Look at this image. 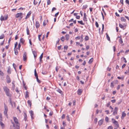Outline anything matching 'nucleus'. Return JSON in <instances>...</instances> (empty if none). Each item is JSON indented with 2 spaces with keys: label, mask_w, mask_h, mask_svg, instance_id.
<instances>
[{
  "label": "nucleus",
  "mask_w": 129,
  "mask_h": 129,
  "mask_svg": "<svg viewBox=\"0 0 129 129\" xmlns=\"http://www.w3.org/2000/svg\"><path fill=\"white\" fill-rule=\"evenodd\" d=\"M13 119L16 124V125L15 126V124L14 123H12L13 124V126L14 127H15V128H16L17 129H19V127L20 124L18 122V119L16 117H13Z\"/></svg>",
  "instance_id": "nucleus-1"
},
{
  "label": "nucleus",
  "mask_w": 129,
  "mask_h": 129,
  "mask_svg": "<svg viewBox=\"0 0 129 129\" xmlns=\"http://www.w3.org/2000/svg\"><path fill=\"white\" fill-rule=\"evenodd\" d=\"M3 89L6 95L8 96L11 97V95L10 93V89L7 86H4L3 87Z\"/></svg>",
  "instance_id": "nucleus-2"
},
{
  "label": "nucleus",
  "mask_w": 129,
  "mask_h": 129,
  "mask_svg": "<svg viewBox=\"0 0 129 129\" xmlns=\"http://www.w3.org/2000/svg\"><path fill=\"white\" fill-rule=\"evenodd\" d=\"M4 114L6 116H8L7 112L8 110V109L7 106L6 105L4 104Z\"/></svg>",
  "instance_id": "nucleus-3"
},
{
  "label": "nucleus",
  "mask_w": 129,
  "mask_h": 129,
  "mask_svg": "<svg viewBox=\"0 0 129 129\" xmlns=\"http://www.w3.org/2000/svg\"><path fill=\"white\" fill-rule=\"evenodd\" d=\"M6 82L7 83H9L11 82V79L9 75H7L6 76Z\"/></svg>",
  "instance_id": "nucleus-4"
},
{
  "label": "nucleus",
  "mask_w": 129,
  "mask_h": 129,
  "mask_svg": "<svg viewBox=\"0 0 129 129\" xmlns=\"http://www.w3.org/2000/svg\"><path fill=\"white\" fill-rule=\"evenodd\" d=\"M8 18V15H7L5 16L4 17L2 15L0 18V20L1 21H5L7 20Z\"/></svg>",
  "instance_id": "nucleus-5"
},
{
  "label": "nucleus",
  "mask_w": 129,
  "mask_h": 129,
  "mask_svg": "<svg viewBox=\"0 0 129 129\" xmlns=\"http://www.w3.org/2000/svg\"><path fill=\"white\" fill-rule=\"evenodd\" d=\"M23 14L21 12H19L17 13L15 15V17L16 18L20 17L21 19H22L23 16Z\"/></svg>",
  "instance_id": "nucleus-6"
},
{
  "label": "nucleus",
  "mask_w": 129,
  "mask_h": 129,
  "mask_svg": "<svg viewBox=\"0 0 129 129\" xmlns=\"http://www.w3.org/2000/svg\"><path fill=\"white\" fill-rule=\"evenodd\" d=\"M112 123L115 124V126H119V124L117 121H116L114 119L112 118Z\"/></svg>",
  "instance_id": "nucleus-7"
},
{
  "label": "nucleus",
  "mask_w": 129,
  "mask_h": 129,
  "mask_svg": "<svg viewBox=\"0 0 129 129\" xmlns=\"http://www.w3.org/2000/svg\"><path fill=\"white\" fill-rule=\"evenodd\" d=\"M119 26L120 28H121L123 29H124L126 28V24H123V25H122L121 24L119 23Z\"/></svg>",
  "instance_id": "nucleus-8"
},
{
  "label": "nucleus",
  "mask_w": 129,
  "mask_h": 129,
  "mask_svg": "<svg viewBox=\"0 0 129 129\" xmlns=\"http://www.w3.org/2000/svg\"><path fill=\"white\" fill-rule=\"evenodd\" d=\"M27 53L25 52L23 54V60L24 61H25L26 60L27 58Z\"/></svg>",
  "instance_id": "nucleus-9"
},
{
  "label": "nucleus",
  "mask_w": 129,
  "mask_h": 129,
  "mask_svg": "<svg viewBox=\"0 0 129 129\" xmlns=\"http://www.w3.org/2000/svg\"><path fill=\"white\" fill-rule=\"evenodd\" d=\"M32 12L31 11H29L27 14V15L25 17V19H26L29 18L30 15L31 14Z\"/></svg>",
  "instance_id": "nucleus-10"
},
{
  "label": "nucleus",
  "mask_w": 129,
  "mask_h": 129,
  "mask_svg": "<svg viewBox=\"0 0 129 129\" xmlns=\"http://www.w3.org/2000/svg\"><path fill=\"white\" fill-rule=\"evenodd\" d=\"M36 27L37 29L39 28L40 26V24L39 22L38 21H36L35 23Z\"/></svg>",
  "instance_id": "nucleus-11"
},
{
  "label": "nucleus",
  "mask_w": 129,
  "mask_h": 129,
  "mask_svg": "<svg viewBox=\"0 0 129 129\" xmlns=\"http://www.w3.org/2000/svg\"><path fill=\"white\" fill-rule=\"evenodd\" d=\"M104 121V119H102L99 121L98 124L99 125H101L103 123Z\"/></svg>",
  "instance_id": "nucleus-12"
},
{
  "label": "nucleus",
  "mask_w": 129,
  "mask_h": 129,
  "mask_svg": "<svg viewBox=\"0 0 129 129\" xmlns=\"http://www.w3.org/2000/svg\"><path fill=\"white\" fill-rule=\"evenodd\" d=\"M0 124L2 128V129H4L5 127V125L3 123L2 121H1L0 122Z\"/></svg>",
  "instance_id": "nucleus-13"
},
{
  "label": "nucleus",
  "mask_w": 129,
  "mask_h": 129,
  "mask_svg": "<svg viewBox=\"0 0 129 129\" xmlns=\"http://www.w3.org/2000/svg\"><path fill=\"white\" fill-rule=\"evenodd\" d=\"M126 115V114L124 112H123L122 113V116H121V119H123L124 117H125Z\"/></svg>",
  "instance_id": "nucleus-14"
},
{
  "label": "nucleus",
  "mask_w": 129,
  "mask_h": 129,
  "mask_svg": "<svg viewBox=\"0 0 129 129\" xmlns=\"http://www.w3.org/2000/svg\"><path fill=\"white\" fill-rule=\"evenodd\" d=\"M20 42L22 44H23L25 42V40L23 38H20Z\"/></svg>",
  "instance_id": "nucleus-15"
},
{
  "label": "nucleus",
  "mask_w": 129,
  "mask_h": 129,
  "mask_svg": "<svg viewBox=\"0 0 129 129\" xmlns=\"http://www.w3.org/2000/svg\"><path fill=\"white\" fill-rule=\"evenodd\" d=\"M128 70H126V71L124 72V73L125 74H127L129 75V67H128Z\"/></svg>",
  "instance_id": "nucleus-16"
},
{
  "label": "nucleus",
  "mask_w": 129,
  "mask_h": 129,
  "mask_svg": "<svg viewBox=\"0 0 129 129\" xmlns=\"http://www.w3.org/2000/svg\"><path fill=\"white\" fill-rule=\"evenodd\" d=\"M33 53L34 54V57L36 58L37 56V54L36 52L35 51H33Z\"/></svg>",
  "instance_id": "nucleus-17"
},
{
  "label": "nucleus",
  "mask_w": 129,
  "mask_h": 129,
  "mask_svg": "<svg viewBox=\"0 0 129 129\" xmlns=\"http://www.w3.org/2000/svg\"><path fill=\"white\" fill-rule=\"evenodd\" d=\"M82 91V90L81 89H78L77 91V93L78 94H80Z\"/></svg>",
  "instance_id": "nucleus-18"
},
{
  "label": "nucleus",
  "mask_w": 129,
  "mask_h": 129,
  "mask_svg": "<svg viewBox=\"0 0 129 129\" xmlns=\"http://www.w3.org/2000/svg\"><path fill=\"white\" fill-rule=\"evenodd\" d=\"M65 37L66 38V40L68 41V40L70 38V36L69 34H67L65 36Z\"/></svg>",
  "instance_id": "nucleus-19"
},
{
  "label": "nucleus",
  "mask_w": 129,
  "mask_h": 129,
  "mask_svg": "<svg viewBox=\"0 0 129 129\" xmlns=\"http://www.w3.org/2000/svg\"><path fill=\"white\" fill-rule=\"evenodd\" d=\"M110 86L112 88H113L114 87V82L113 81L111 83Z\"/></svg>",
  "instance_id": "nucleus-20"
},
{
  "label": "nucleus",
  "mask_w": 129,
  "mask_h": 129,
  "mask_svg": "<svg viewBox=\"0 0 129 129\" xmlns=\"http://www.w3.org/2000/svg\"><path fill=\"white\" fill-rule=\"evenodd\" d=\"M121 21L123 22H125L126 21V20L125 19V18H124V17H121Z\"/></svg>",
  "instance_id": "nucleus-21"
},
{
  "label": "nucleus",
  "mask_w": 129,
  "mask_h": 129,
  "mask_svg": "<svg viewBox=\"0 0 129 129\" xmlns=\"http://www.w3.org/2000/svg\"><path fill=\"white\" fill-rule=\"evenodd\" d=\"M29 92L27 91L26 92V94H25V98H27L29 97Z\"/></svg>",
  "instance_id": "nucleus-22"
},
{
  "label": "nucleus",
  "mask_w": 129,
  "mask_h": 129,
  "mask_svg": "<svg viewBox=\"0 0 129 129\" xmlns=\"http://www.w3.org/2000/svg\"><path fill=\"white\" fill-rule=\"evenodd\" d=\"M39 1V0H34V5H37Z\"/></svg>",
  "instance_id": "nucleus-23"
},
{
  "label": "nucleus",
  "mask_w": 129,
  "mask_h": 129,
  "mask_svg": "<svg viewBox=\"0 0 129 129\" xmlns=\"http://www.w3.org/2000/svg\"><path fill=\"white\" fill-rule=\"evenodd\" d=\"M27 103L31 107V106L32 103L31 101L29 100H28L27 102Z\"/></svg>",
  "instance_id": "nucleus-24"
},
{
  "label": "nucleus",
  "mask_w": 129,
  "mask_h": 129,
  "mask_svg": "<svg viewBox=\"0 0 129 129\" xmlns=\"http://www.w3.org/2000/svg\"><path fill=\"white\" fill-rule=\"evenodd\" d=\"M106 38H107V39L109 41H110V38L109 37V36L107 33H106Z\"/></svg>",
  "instance_id": "nucleus-25"
},
{
  "label": "nucleus",
  "mask_w": 129,
  "mask_h": 129,
  "mask_svg": "<svg viewBox=\"0 0 129 129\" xmlns=\"http://www.w3.org/2000/svg\"><path fill=\"white\" fill-rule=\"evenodd\" d=\"M78 22L80 24L82 25H84V23H83L82 20L81 21H78Z\"/></svg>",
  "instance_id": "nucleus-26"
},
{
  "label": "nucleus",
  "mask_w": 129,
  "mask_h": 129,
  "mask_svg": "<svg viewBox=\"0 0 129 129\" xmlns=\"http://www.w3.org/2000/svg\"><path fill=\"white\" fill-rule=\"evenodd\" d=\"M4 75V73L1 70H0V76H3Z\"/></svg>",
  "instance_id": "nucleus-27"
},
{
  "label": "nucleus",
  "mask_w": 129,
  "mask_h": 129,
  "mask_svg": "<svg viewBox=\"0 0 129 129\" xmlns=\"http://www.w3.org/2000/svg\"><path fill=\"white\" fill-rule=\"evenodd\" d=\"M26 30L27 34L28 35H29V31L28 27L26 28Z\"/></svg>",
  "instance_id": "nucleus-28"
},
{
  "label": "nucleus",
  "mask_w": 129,
  "mask_h": 129,
  "mask_svg": "<svg viewBox=\"0 0 129 129\" xmlns=\"http://www.w3.org/2000/svg\"><path fill=\"white\" fill-rule=\"evenodd\" d=\"M84 40L86 41H87L89 40V37L88 36H85L84 38Z\"/></svg>",
  "instance_id": "nucleus-29"
},
{
  "label": "nucleus",
  "mask_w": 129,
  "mask_h": 129,
  "mask_svg": "<svg viewBox=\"0 0 129 129\" xmlns=\"http://www.w3.org/2000/svg\"><path fill=\"white\" fill-rule=\"evenodd\" d=\"M93 58H91V59H90L89 61H88V63L89 64H91L92 62L93 61Z\"/></svg>",
  "instance_id": "nucleus-30"
},
{
  "label": "nucleus",
  "mask_w": 129,
  "mask_h": 129,
  "mask_svg": "<svg viewBox=\"0 0 129 129\" xmlns=\"http://www.w3.org/2000/svg\"><path fill=\"white\" fill-rule=\"evenodd\" d=\"M35 75L36 77H38V74L37 73L36 71V69H35L34 71Z\"/></svg>",
  "instance_id": "nucleus-31"
},
{
  "label": "nucleus",
  "mask_w": 129,
  "mask_h": 129,
  "mask_svg": "<svg viewBox=\"0 0 129 129\" xmlns=\"http://www.w3.org/2000/svg\"><path fill=\"white\" fill-rule=\"evenodd\" d=\"M119 41L120 43L121 44L122 43H123V42L121 38H120L119 39Z\"/></svg>",
  "instance_id": "nucleus-32"
},
{
  "label": "nucleus",
  "mask_w": 129,
  "mask_h": 129,
  "mask_svg": "<svg viewBox=\"0 0 129 129\" xmlns=\"http://www.w3.org/2000/svg\"><path fill=\"white\" fill-rule=\"evenodd\" d=\"M43 53H42L41 54L40 56V61H42V59L43 57Z\"/></svg>",
  "instance_id": "nucleus-33"
},
{
  "label": "nucleus",
  "mask_w": 129,
  "mask_h": 129,
  "mask_svg": "<svg viewBox=\"0 0 129 129\" xmlns=\"http://www.w3.org/2000/svg\"><path fill=\"white\" fill-rule=\"evenodd\" d=\"M56 90L60 94H61L62 93V91L59 89H58Z\"/></svg>",
  "instance_id": "nucleus-34"
},
{
  "label": "nucleus",
  "mask_w": 129,
  "mask_h": 129,
  "mask_svg": "<svg viewBox=\"0 0 129 129\" xmlns=\"http://www.w3.org/2000/svg\"><path fill=\"white\" fill-rule=\"evenodd\" d=\"M83 35H81V36H80V39H81V40H80V42H82L83 41Z\"/></svg>",
  "instance_id": "nucleus-35"
},
{
  "label": "nucleus",
  "mask_w": 129,
  "mask_h": 129,
  "mask_svg": "<svg viewBox=\"0 0 129 129\" xmlns=\"http://www.w3.org/2000/svg\"><path fill=\"white\" fill-rule=\"evenodd\" d=\"M42 35V34H41L40 35H39L38 36V39H39V41H41V39L40 37H41Z\"/></svg>",
  "instance_id": "nucleus-36"
},
{
  "label": "nucleus",
  "mask_w": 129,
  "mask_h": 129,
  "mask_svg": "<svg viewBox=\"0 0 129 129\" xmlns=\"http://www.w3.org/2000/svg\"><path fill=\"white\" fill-rule=\"evenodd\" d=\"M29 113L30 114L31 116V117H32V116L34 114L33 111L32 110H30L29 111Z\"/></svg>",
  "instance_id": "nucleus-37"
},
{
  "label": "nucleus",
  "mask_w": 129,
  "mask_h": 129,
  "mask_svg": "<svg viewBox=\"0 0 129 129\" xmlns=\"http://www.w3.org/2000/svg\"><path fill=\"white\" fill-rule=\"evenodd\" d=\"M5 37L4 35L2 34L1 36H0V39H2L4 38Z\"/></svg>",
  "instance_id": "nucleus-38"
},
{
  "label": "nucleus",
  "mask_w": 129,
  "mask_h": 129,
  "mask_svg": "<svg viewBox=\"0 0 129 129\" xmlns=\"http://www.w3.org/2000/svg\"><path fill=\"white\" fill-rule=\"evenodd\" d=\"M7 73L8 74H10L11 73V71L10 69V68H8L7 71Z\"/></svg>",
  "instance_id": "nucleus-39"
},
{
  "label": "nucleus",
  "mask_w": 129,
  "mask_h": 129,
  "mask_svg": "<svg viewBox=\"0 0 129 129\" xmlns=\"http://www.w3.org/2000/svg\"><path fill=\"white\" fill-rule=\"evenodd\" d=\"M3 120V118L2 116V115L1 113H0V120L1 121H2Z\"/></svg>",
  "instance_id": "nucleus-40"
},
{
  "label": "nucleus",
  "mask_w": 129,
  "mask_h": 129,
  "mask_svg": "<svg viewBox=\"0 0 129 129\" xmlns=\"http://www.w3.org/2000/svg\"><path fill=\"white\" fill-rule=\"evenodd\" d=\"M36 79L37 80V82L39 83H41V81L38 78V77H36Z\"/></svg>",
  "instance_id": "nucleus-41"
},
{
  "label": "nucleus",
  "mask_w": 129,
  "mask_h": 129,
  "mask_svg": "<svg viewBox=\"0 0 129 129\" xmlns=\"http://www.w3.org/2000/svg\"><path fill=\"white\" fill-rule=\"evenodd\" d=\"M105 120L107 122L109 121V119L107 117H106L105 118Z\"/></svg>",
  "instance_id": "nucleus-42"
},
{
  "label": "nucleus",
  "mask_w": 129,
  "mask_h": 129,
  "mask_svg": "<svg viewBox=\"0 0 129 129\" xmlns=\"http://www.w3.org/2000/svg\"><path fill=\"white\" fill-rule=\"evenodd\" d=\"M117 112L114 111L113 113V115H117Z\"/></svg>",
  "instance_id": "nucleus-43"
},
{
  "label": "nucleus",
  "mask_w": 129,
  "mask_h": 129,
  "mask_svg": "<svg viewBox=\"0 0 129 129\" xmlns=\"http://www.w3.org/2000/svg\"><path fill=\"white\" fill-rule=\"evenodd\" d=\"M15 53V55H17L18 54V52L17 50L15 49H14Z\"/></svg>",
  "instance_id": "nucleus-44"
},
{
  "label": "nucleus",
  "mask_w": 129,
  "mask_h": 129,
  "mask_svg": "<svg viewBox=\"0 0 129 129\" xmlns=\"http://www.w3.org/2000/svg\"><path fill=\"white\" fill-rule=\"evenodd\" d=\"M47 5H49L51 4V1L50 0H47Z\"/></svg>",
  "instance_id": "nucleus-45"
},
{
  "label": "nucleus",
  "mask_w": 129,
  "mask_h": 129,
  "mask_svg": "<svg viewBox=\"0 0 129 129\" xmlns=\"http://www.w3.org/2000/svg\"><path fill=\"white\" fill-rule=\"evenodd\" d=\"M60 40L62 41H64V37L63 36L61 38Z\"/></svg>",
  "instance_id": "nucleus-46"
},
{
  "label": "nucleus",
  "mask_w": 129,
  "mask_h": 129,
  "mask_svg": "<svg viewBox=\"0 0 129 129\" xmlns=\"http://www.w3.org/2000/svg\"><path fill=\"white\" fill-rule=\"evenodd\" d=\"M80 39V36H78L75 38V39L76 40H79Z\"/></svg>",
  "instance_id": "nucleus-47"
},
{
  "label": "nucleus",
  "mask_w": 129,
  "mask_h": 129,
  "mask_svg": "<svg viewBox=\"0 0 129 129\" xmlns=\"http://www.w3.org/2000/svg\"><path fill=\"white\" fill-rule=\"evenodd\" d=\"M18 45V43L17 42H16L14 46V49H15L16 46H17Z\"/></svg>",
  "instance_id": "nucleus-48"
},
{
  "label": "nucleus",
  "mask_w": 129,
  "mask_h": 129,
  "mask_svg": "<svg viewBox=\"0 0 129 129\" xmlns=\"http://www.w3.org/2000/svg\"><path fill=\"white\" fill-rule=\"evenodd\" d=\"M67 120H68V121H70V118L69 117V116L68 115L67 116Z\"/></svg>",
  "instance_id": "nucleus-49"
},
{
  "label": "nucleus",
  "mask_w": 129,
  "mask_h": 129,
  "mask_svg": "<svg viewBox=\"0 0 129 129\" xmlns=\"http://www.w3.org/2000/svg\"><path fill=\"white\" fill-rule=\"evenodd\" d=\"M83 20L84 21H87V18L86 17H83Z\"/></svg>",
  "instance_id": "nucleus-50"
},
{
  "label": "nucleus",
  "mask_w": 129,
  "mask_h": 129,
  "mask_svg": "<svg viewBox=\"0 0 129 129\" xmlns=\"http://www.w3.org/2000/svg\"><path fill=\"white\" fill-rule=\"evenodd\" d=\"M10 102L11 104L12 105V106H13V102H12V101L10 99Z\"/></svg>",
  "instance_id": "nucleus-51"
},
{
  "label": "nucleus",
  "mask_w": 129,
  "mask_h": 129,
  "mask_svg": "<svg viewBox=\"0 0 129 129\" xmlns=\"http://www.w3.org/2000/svg\"><path fill=\"white\" fill-rule=\"evenodd\" d=\"M95 24L96 27L97 28L98 27L99 25L98 23V22H97L96 21L95 22Z\"/></svg>",
  "instance_id": "nucleus-52"
},
{
  "label": "nucleus",
  "mask_w": 129,
  "mask_h": 129,
  "mask_svg": "<svg viewBox=\"0 0 129 129\" xmlns=\"http://www.w3.org/2000/svg\"><path fill=\"white\" fill-rule=\"evenodd\" d=\"M118 110V108L117 107H115L114 109V111L117 112V110Z\"/></svg>",
  "instance_id": "nucleus-53"
},
{
  "label": "nucleus",
  "mask_w": 129,
  "mask_h": 129,
  "mask_svg": "<svg viewBox=\"0 0 129 129\" xmlns=\"http://www.w3.org/2000/svg\"><path fill=\"white\" fill-rule=\"evenodd\" d=\"M6 55V52L4 53L3 54L2 57L3 58H4Z\"/></svg>",
  "instance_id": "nucleus-54"
},
{
  "label": "nucleus",
  "mask_w": 129,
  "mask_h": 129,
  "mask_svg": "<svg viewBox=\"0 0 129 129\" xmlns=\"http://www.w3.org/2000/svg\"><path fill=\"white\" fill-rule=\"evenodd\" d=\"M68 48V46H67L66 45L64 46V49L67 50Z\"/></svg>",
  "instance_id": "nucleus-55"
},
{
  "label": "nucleus",
  "mask_w": 129,
  "mask_h": 129,
  "mask_svg": "<svg viewBox=\"0 0 129 129\" xmlns=\"http://www.w3.org/2000/svg\"><path fill=\"white\" fill-rule=\"evenodd\" d=\"M113 127L112 126H109L107 129H113Z\"/></svg>",
  "instance_id": "nucleus-56"
},
{
  "label": "nucleus",
  "mask_w": 129,
  "mask_h": 129,
  "mask_svg": "<svg viewBox=\"0 0 129 129\" xmlns=\"http://www.w3.org/2000/svg\"><path fill=\"white\" fill-rule=\"evenodd\" d=\"M120 2L122 5H123L124 3L123 0H120Z\"/></svg>",
  "instance_id": "nucleus-57"
},
{
  "label": "nucleus",
  "mask_w": 129,
  "mask_h": 129,
  "mask_svg": "<svg viewBox=\"0 0 129 129\" xmlns=\"http://www.w3.org/2000/svg\"><path fill=\"white\" fill-rule=\"evenodd\" d=\"M125 2L127 4L129 5V1L128 0H125Z\"/></svg>",
  "instance_id": "nucleus-58"
},
{
  "label": "nucleus",
  "mask_w": 129,
  "mask_h": 129,
  "mask_svg": "<svg viewBox=\"0 0 129 129\" xmlns=\"http://www.w3.org/2000/svg\"><path fill=\"white\" fill-rule=\"evenodd\" d=\"M105 112L107 114H108L109 113V111L108 110H106L105 111Z\"/></svg>",
  "instance_id": "nucleus-59"
},
{
  "label": "nucleus",
  "mask_w": 129,
  "mask_h": 129,
  "mask_svg": "<svg viewBox=\"0 0 129 129\" xmlns=\"http://www.w3.org/2000/svg\"><path fill=\"white\" fill-rule=\"evenodd\" d=\"M65 115L64 114H63L62 116L61 117V118L62 119H63L65 118Z\"/></svg>",
  "instance_id": "nucleus-60"
},
{
  "label": "nucleus",
  "mask_w": 129,
  "mask_h": 129,
  "mask_svg": "<svg viewBox=\"0 0 129 129\" xmlns=\"http://www.w3.org/2000/svg\"><path fill=\"white\" fill-rule=\"evenodd\" d=\"M21 46V45L20 43H19L18 44V49L19 50H20V48Z\"/></svg>",
  "instance_id": "nucleus-61"
},
{
  "label": "nucleus",
  "mask_w": 129,
  "mask_h": 129,
  "mask_svg": "<svg viewBox=\"0 0 129 129\" xmlns=\"http://www.w3.org/2000/svg\"><path fill=\"white\" fill-rule=\"evenodd\" d=\"M76 102V101L75 100H74L73 101V105L75 106V105Z\"/></svg>",
  "instance_id": "nucleus-62"
},
{
  "label": "nucleus",
  "mask_w": 129,
  "mask_h": 129,
  "mask_svg": "<svg viewBox=\"0 0 129 129\" xmlns=\"http://www.w3.org/2000/svg\"><path fill=\"white\" fill-rule=\"evenodd\" d=\"M126 65L125 64H123V65L122 66V69L124 68L126 66Z\"/></svg>",
  "instance_id": "nucleus-63"
},
{
  "label": "nucleus",
  "mask_w": 129,
  "mask_h": 129,
  "mask_svg": "<svg viewBox=\"0 0 129 129\" xmlns=\"http://www.w3.org/2000/svg\"><path fill=\"white\" fill-rule=\"evenodd\" d=\"M56 10V9L54 8V7H53L52 8V12H53L54 11Z\"/></svg>",
  "instance_id": "nucleus-64"
}]
</instances>
